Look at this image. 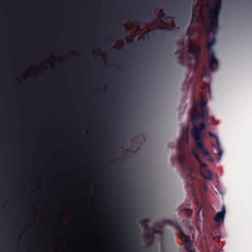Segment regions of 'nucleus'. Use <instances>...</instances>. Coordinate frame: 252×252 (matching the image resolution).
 Masks as SVG:
<instances>
[{
  "mask_svg": "<svg viewBox=\"0 0 252 252\" xmlns=\"http://www.w3.org/2000/svg\"><path fill=\"white\" fill-rule=\"evenodd\" d=\"M204 177L207 179L211 180L212 179V174L210 171H207V174L204 175Z\"/></svg>",
  "mask_w": 252,
  "mask_h": 252,
  "instance_id": "nucleus-17",
  "label": "nucleus"
},
{
  "mask_svg": "<svg viewBox=\"0 0 252 252\" xmlns=\"http://www.w3.org/2000/svg\"><path fill=\"white\" fill-rule=\"evenodd\" d=\"M206 125L204 122L200 123L198 126H193L191 130V133L193 137L196 148L200 152L203 156H208L209 155V152L206 150L203 145L202 138L200 135V132L205 130Z\"/></svg>",
  "mask_w": 252,
  "mask_h": 252,
  "instance_id": "nucleus-2",
  "label": "nucleus"
},
{
  "mask_svg": "<svg viewBox=\"0 0 252 252\" xmlns=\"http://www.w3.org/2000/svg\"><path fill=\"white\" fill-rule=\"evenodd\" d=\"M130 227L131 229H132L134 231L133 235L131 237V243H133L134 242L135 236L136 235V232L138 233L139 232V228L134 225H130Z\"/></svg>",
  "mask_w": 252,
  "mask_h": 252,
  "instance_id": "nucleus-11",
  "label": "nucleus"
},
{
  "mask_svg": "<svg viewBox=\"0 0 252 252\" xmlns=\"http://www.w3.org/2000/svg\"><path fill=\"white\" fill-rule=\"evenodd\" d=\"M129 16V14H127V13H123L122 15V16L121 18L122 17H124L125 18H127Z\"/></svg>",
  "mask_w": 252,
  "mask_h": 252,
  "instance_id": "nucleus-21",
  "label": "nucleus"
},
{
  "mask_svg": "<svg viewBox=\"0 0 252 252\" xmlns=\"http://www.w3.org/2000/svg\"><path fill=\"white\" fill-rule=\"evenodd\" d=\"M214 44H213L211 42H209L207 43V50L208 51V52L210 53V55L213 53H215L213 49V46Z\"/></svg>",
  "mask_w": 252,
  "mask_h": 252,
  "instance_id": "nucleus-14",
  "label": "nucleus"
},
{
  "mask_svg": "<svg viewBox=\"0 0 252 252\" xmlns=\"http://www.w3.org/2000/svg\"><path fill=\"white\" fill-rule=\"evenodd\" d=\"M122 23L120 19L115 24L114 29L111 35H108L106 39L103 42V46L110 47L114 40V38L122 35L124 33L122 30Z\"/></svg>",
  "mask_w": 252,
  "mask_h": 252,
  "instance_id": "nucleus-4",
  "label": "nucleus"
},
{
  "mask_svg": "<svg viewBox=\"0 0 252 252\" xmlns=\"http://www.w3.org/2000/svg\"><path fill=\"white\" fill-rule=\"evenodd\" d=\"M209 134L211 136H215V135L214 134L212 133H210Z\"/></svg>",
  "mask_w": 252,
  "mask_h": 252,
  "instance_id": "nucleus-26",
  "label": "nucleus"
},
{
  "mask_svg": "<svg viewBox=\"0 0 252 252\" xmlns=\"http://www.w3.org/2000/svg\"><path fill=\"white\" fill-rule=\"evenodd\" d=\"M156 233H160V232L159 231H156Z\"/></svg>",
  "mask_w": 252,
  "mask_h": 252,
  "instance_id": "nucleus-28",
  "label": "nucleus"
},
{
  "mask_svg": "<svg viewBox=\"0 0 252 252\" xmlns=\"http://www.w3.org/2000/svg\"><path fill=\"white\" fill-rule=\"evenodd\" d=\"M219 62L215 57V53H213L210 55L209 68L212 71L216 70L218 66Z\"/></svg>",
  "mask_w": 252,
  "mask_h": 252,
  "instance_id": "nucleus-7",
  "label": "nucleus"
},
{
  "mask_svg": "<svg viewBox=\"0 0 252 252\" xmlns=\"http://www.w3.org/2000/svg\"><path fill=\"white\" fill-rule=\"evenodd\" d=\"M112 54L114 55H116V52H112Z\"/></svg>",
  "mask_w": 252,
  "mask_h": 252,
  "instance_id": "nucleus-27",
  "label": "nucleus"
},
{
  "mask_svg": "<svg viewBox=\"0 0 252 252\" xmlns=\"http://www.w3.org/2000/svg\"><path fill=\"white\" fill-rule=\"evenodd\" d=\"M12 170H16V0H12Z\"/></svg>",
  "mask_w": 252,
  "mask_h": 252,
  "instance_id": "nucleus-1",
  "label": "nucleus"
},
{
  "mask_svg": "<svg viewBox=\"0 0 252 252\" xmlns=\"http://www.w3.org/2000/svg\"><path fill=\"white\" fill-rule=\"evenodd\" d=\"M214 7L211 10L208 18L209 24L207 26L208 32H212L218 27L219 12L221 7V0H213Z\"/></svg>",
  "mask_w": 252,
  "mask_h": 252,
  "instance_id": "nucleus-3",
  "label": "nucleus"
},
{
  "mask_svg": "<svg viewBox=\"0 0 252 252\" xmlns=\"http://www.w3.org/2000/svg\"><path fill=\"white\" fill-rule=\"evenodd\" d=\"M217 150H218V155H219L218 158L220 159L221 157L222 152L221 149L220 148L219 146H218Z\"/></svg>",
  "mask_w": 252,
  "mask_h": 252,
  "instance_id": "nucleus-19",
  "label": "nucleus"
},
{
  "mask_svg": "<svg viewBox=\"0 0 252 252\" xmlns=\"http://www.w3.org/2000/svg\"><path fill=\"white\" fill-rule=\"evenodd\" d=\"M177 160L178 162L181 164L182 166H186L189 169V174H191L192 172V169L189 166V164L188 163L186 159V156L183 153H179L177 156Z\"/></svg>",
  "mask_w": 252,
  "mask_h": 252,
  "instance_id": "nucleus-6",
  "label": "nucleus"
},
{
  "mask_svg": "<svg viewBox=\"0 0 252 252\" xmlns=\"http://www.w3.org/2000/svg\"><path fill=\"white\" fill-rule=\"evenodd\" d=\"M179 59H180V60L182 62L184 61V55H183V54H181V55H180V56H179Z\"/></svg>",
  "mask_w": 252,
  "mask_h": 252,
  "instance_id": "nucleus-23",
  "label": "nucleus"
},
{
  "mask_svg": "<svg viewBox=\"0 0 252 252\" xmlns=\"http://www.w3.org/2000/svg\"><path fill=\"white\" fill-rule=\"evenodd\" d=\"M194 156L195 157V158L198 160V161L201 163V167H205V168H206V165L204 163H203V162H200V157L199 156V155H198V154L197 153H194Z\"/></svg>",
  "mask_w": 252,
  "mask_h": 252,
  "instance_id": "nucleus-15",
  "label": "nucleus"
},
{
  "mask_svg": "<svg viewBox=\"0 0 252 252\" xmlns=\"http://www.w3.org/2000/svg\"><path fill=\"white\" fill-rule=\"evenodd\" d=\"M220 213H223V214H225V206L224 205H222L221 208V211L219 212Z\"/></svg>",
  "mask_w": 252,
  "mask_h": 252,
  "instance_id": "nucleus-20",
  "label": "nucleus"
},
{
  "mask_svg": "<svg viewBox=\"0 0 252 252\" xmlns=\"http://www.w3.org/2000/svg\"><path fill=\"white\" fill-rule=\"evenodd\" d=\"M206 112L205 109H201L200 111L197 114L194 115L191 117L193 122H196L199 119L204 121L205 119Z\"/></svg>",
  "mask_w": 252,
  "mask_h": 252,
  "instance_id": "nucleus-10",
  "label": "nucleus"
},
{
  "mask_svg": "<svg viewBox=\"0 0 252 252\" xmlns=\"http://www.w3.org/2000/svg\"><path fill=\"white\" fill-rule=\"evenodd\" d=\"M180 239L183 241L184 248L188 252H195L194 250H192V244L189 235H186L184 232H181Z\"/></svg>",
  "mask_w": 252,
  "mask_h": 252,
  "instance_id": "nucleus-5",
  "label": "nucleus"
},
{
  "mask_svg": "<svg viewBox=\"0 0 252 252\" xmlns=\"http://www.w3.org/2000/svg\"><path fill=\"white\" fill-rule=\"evenodd\" d=\"M150 5L151 7L153 8V7H155V4L154 3L151 2L150 3Z\"/></svg>",
  "mask_w": 252,
  "mask_h": 252,
  "instance_id": "nucleus-25",
  "label": "nucleus"
},
{
  "mask_svg": "<svg viewBox=\"0 0 252 252\" xmlns=\"http://www.w3.org/2000/svg\"><path fill=\"white\" fill-rule=\"evenodd\" d=\"M224 217L223 213L218 212L215 217V220L216 221L220 222L223 220Z\"/></svg>",
  "mask_w": 252,
  "mask_h": 252,
  "instance_id": "nucleus-12",
  "label": "nucleus"
},
{
  "mask_svg": "<svg viewBox=\"0 0 252 252\" xmlns=\"http://www.w3.org/2000/svg\"><path fill=\"white\" fill-rule=\"evenodd\" d=\"M181 142H182V140L180 139L178 142V150H179V148H180Z\"/></svg>",
  "mask_w": 252,
  "mask_h": 252,
  "instance_id": "nucleus-24",
  "label": "nucleus"
},
{
  "mask_svg": "<svg viewBox=\"0 0 252 252\" xmlns=\"http://www.w3.org/2000/svg\"><path fill=\"white\" fill-rule=\"evenodd\" d=\"M18 208H17V251H18Z\"/></svg>",
  "mask_w": 252,
  "mask_h": 252,
  "instance_id": "nucleus-18",
  "label": "nucleus"
},
{
  "mask_svg": "<svg viewBox=\"0 0 252 252\" xmlns=\"http://www.w3.org/2000/svg\"><path fill=\"white\" fill-rule=\"evenodd\" d=\"M206 104L207 101L205 99H203L200 103V106L201 107V109H205Z\"/></svg>",
  "mask_w": 252,
  "mask_h": 252,
  "instance_id": "nucleus-16",
  "label": "nucleus"
},
{
  "mask_svg": "<svg viewBox=\"0 0 252 252\" xmlns=\"http://www.w3.org/2000/svg\"><path fill=\"white\" fill-rule=\"evenodd\" d=\"M0 252H3V251H2V250L1 249H0Z\"/></svg>",
  "mask_w": 252,
  "mask_h": 252,
  "instance_id": "nucleus-29",
  "label": "nucleus"
},
{
  "mask_svg": "<svg viewBox=\"0 0 252 252\" xmlns=\"http://www.w3.org/2000/svg\"><path fill=\"white\" fill-rule=\"evenodd\" d=\"M216 42V38L215 37H213L211 41L210 42H211L213 44H215Z\"/></svg>",
  "mask_w": 252,
  "mask_h": 252,
  "instance_id": "nucleus-22",
  "label": "nucleus"
},
{
  "mask_svg": "<svg viewBox=\"0 0 252 252\" xmlns=\"http://www.w3.org/2000/svg\"><path fill=\"white\" fill-rule=\"evenodd\" d=\"M200 48L199 45H191L189 47V52L193 56L196 62H198L197 56L199 54Z\"/></svg>",
  "mask_w": 252,
  "mask_h": 252,
  "instance_id": "nucleus-9",
  "label": "nucleus"
},
{
  "mask_svg": "<svg viewBox=\"0 0 252 252\" xmlns=\"http://www.w3.org/2000/svg\"><path fill=\"white\" fill-rule=\"evenodd\" d=\"M151 12L150 9H148L146 12H142L139 14V18L142 20H145L146 18L149 16Z\"/></svg>",
  "mask_w": 252,
  "mask_h": 252,
  "instance_id": "nucleus-13",
  "label": "nucleus"
},
{
  "mask_svg": "<svg viewBox=\"0 0 252 252\" xmlns=\"http://www.w3.org/2000/svg\"><path fill=\"white\" fill-rule=\"evenodd\" d=\"M162 222L163 224L172 226L174 227H175L177 230H178L179 231V236L180 238L181 232H183V231L180 225L176 221L171 220L164 219L162 220Z\"/></svg>",
  "mask_w": 252,
  "mask_h": 252,
  "instance_id": "nucleus-8",
  "label": "nucleus"
}]
</instances>
